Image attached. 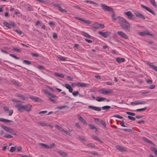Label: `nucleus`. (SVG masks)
<instances>
[{
	"label": "nucleus",
	"instance_id": "1",
	"mask_svg": "<svg viewBox=\"0 0 157 157\" xmlns=\"http://www.w3.org/2000/svg\"><path fill=\"white\" fill-rule=\"evenodd\" d=\"M118 18V22L121 27L124 29L130 31V24L129 22L122 17H119Z\"/></svg>",
	"mask_w": 157,
	"mask_h": 157
},
{
	"label": "nucleus",
	"instance_id": "2",
	"mask_svg": "<svg viewBox=\"0 0 157 157\" xmlns=\"http://www.w3.org/2000/svg\"><path fill=\"white\" fill-rule=\"evenodd\" d=\"M18 111L22 112L24 110L29 112L31 110L32 105L29 104L25 105H23L21 104H18L15 106Z\"/></svg>",
	"mask_w": 157,
	"mask_h": 157
},
{
	"label": "nucleus",
	"instance_id": "3",
	"mask_svg": "<svg viewBox=\"0 0 157 157\" xmlns=\"http://www.w3.org/2000/svg\"><path fill=\"white\" fill-rule=\"evenodd\" d=\"M101 6L102 9L105 11L111 12L113 13L114 12V10L113 8L105 5L104 4H101Z\"/></svg>",
	"mask_w": 157,
	"mask_h": 157
},
{
	"label": "nucleus",
	"instance_id": "4",
	"mask_svg": "<svg viewBox=\"0 0 157 157\" xmlns=\"http://www.w3.org/2000/svg\"><path fill=\"white\" fill-rule=\"evenodd\" d=\"M125 15L127 16L128 19L131 20H133L135 18V16L132 14L130 11L125 12L124 13Z\"/></svg>",
	"mask_w": 157,
	"mask_h": 157
},
{
	"label": "nucleus",
	"instance_id": "5",
	"mask_svg": "<svg viewBox=\"0 0 157 157\" xmlns=\"http://www.w3.org/2000/svg\"><path fill=\"white\" fill-rule=\"evenodd\" d=\"M100 93L103 94H107L113 93V91L111 90H106L104 89H101L100 90Z\"/></svg>",
	"mask_w": 157,
	"mask_h": 157
},
{
	"label": "nucleus",
	"instance_id": "6",
	"mask_svg": "<svg viewBox=\"0 0 157 157\" xmlns=\"http://www.w3.org/2000/svg\"><path fill=\"white\" fill-rule=\"evenodd\" d=\"M117 34L121 37L125 39H127L128 38V36L124 32L121 31H118L117 32Z\"/></svg>",
	"mask_w": 157,
	"mask_h": 157
},
{
	"label": "nucleus",
	"instance_id": "7",
	"mask_svg": "<svg viewBox=\"0 0 157 157\" xmlns=\"http://www.w3.org/2000/svg\"><path fill=\"white\" fill-rule=\"evenodd\" d=\"M98 33L103 36L105 38L107 37L110 34V32L108 31H106L105 32H103L101 31H99L98 32Z\"/></svg>",
	"mask_w": 157,
	"mask_h": 157
},
{
	"label": "nucleus",
	"instance_id": "8",
	"mask_svg": "<svg viewBox=\"0 0 157 157\" xmlns=\"http://www.w3.org/2000/svg\"><path fill=\"white\" fill-rule=\"evenodd\" d=\"M146 103V102L144 101H140L139 100L136 101H133L131 102V105H137L140 104H145Z\"/></svg>",
	"mask_w": 157,
	"mask_h": 157
},
{
	"label": "nucleus",
	"instance_id": "9",
	"mask_svg": "<svg viewBox=\"0 0 157 157\" xmlns=\"http://www.w3.org/2000/svg\"><path fill=\"white\" fill-rule=\"evenodd\" d=\"M75 85L77 86L86 87L88 86L89 84H86L83 82H77L75 83Z\"/></svg>",
	"mask_w": 157,
	"mask_h": 157
},
{
	"label": "nucleus",
	"instance_id": "10",
	"mask_svg": "<svg viewBox=\"0 0 157 157\" xmlns=\"http://www.w3.org/2000/svg\"><path fill=\"white\" fill-rule=\"evenodd\" d=\"M141 6L143 7V8H144L151 13L152 14L155 15V13H154V11L151 10V9L149 8L148 7L146 6H145L143 4L141 5Z\"/></svg>",
	"mask_w": 157,
	"mask_h": 157
},
{
	"label": "nucleus",
	"instance_id": "11",
	"mask_svg": "<svg viewBox=\"0 0 157 157\" xmlns=\"http://www.w3.org/2000/svg\"><path fill=\"white\" fill-rule=\"evenodd\" d=\"M88 108L94 110L96 111H100L101 110V108L96 106H94L91 105H89L88 106Z\"/></svg>",
	"mask_w": 157,
	"mask_h": 157
},
{
	"label": "nucleus",
	"instance_id": "12",
	"mask_svg": "<svg viewBox=\"0 0 157 157\" xmlns=\"http://www.w3.org/2000/svg\"><path fill=\"white\" fill-rule=\"evenodd\" d=\"M78 120L80 121L82 123L86 125L87 123H86V121L84 120V118L81 116L79 115H78Z\"/></svg>",
	"mask_w": 157,
	"mask_h": 157
},
{
	"label": "nucleus",
	"instance_id": "13",
	"mask_svg": "<svg viewBox=\"0 0 157 157\" xmlns=\"http://www.w3.org/2000/svg\"><path fill=\"white\" fill-rule=\"evenodd\" d=\"M55 6L58 7L59 10L62 13H67V11L65 9H62L61 6L59 4H57L55 5Z\"/></svg>",
	"mask_w": 157,
	"mask_h": 157
},
{
	"label": "nucleus",
	"instance_id": "14",
	"mask_svg": "<svg viewBox=\"0 0 157 157\" xmlns=\"http://www.w3.org/2000/svg\"><path fill=\"white\" fill-rule=\"evenodd\" d=\"M116 148L120 151H126L125 147H122L119 145H116Z\"/></svg>",
	"mask_w": 157,
	"mask_h": 157
},
{
	"label": "nucleus",
	"instance_id": "15",
	"mask_svg": "<svg viewBox=\"0 0 157 157\" xmlns=\"http://www.w3.org/2000/svg\"><path fill=\"white\" fill-rule=\"evenodd\" d=\"M29 98L35 102H38L41 101V99L39 98L35 97L34 96H30Z\"/></svg>",
	"mask_w": 157,
	"mask_h": 157
},
{
	"label": "nucleus",
	"instance_id": "16",
	"mask_svg": "<svg viewBox=\"0 0 157 157\" xmlns=\"http://www.w3.org/2000/svg\"><path fill=\"white\" fill-rule=\"evenodd\" d=\"M83 144L85 145L88 147L94 148L95 147V145L94 144L91 143H88L87 144L84 143Z\"/></svg>",
	"mask_w": 157,
	"mask_h": 157
},
{
	"label": "nucleus",
	"instance_id": "17",
	"mask_svg": "<svg viewBox=\"0 0 157 157\" xmlns=\"http://www.w3.org/2000/svg\"><path fill=\"white\" fill-rule=\"evenodd\" d=\"M96 100L98 102L104 101L106 100V98H102L100 97H97Z\"/></svg>",
	"mask_w": 157,
	"mask_h": 157
},
{
	"label": "nucleus",
	"instance_id": "18",
	"mask_svg": "<svg viewBox=\"0 0 157 157\" xmlns=\"http://www.w3.org/2000/svg\"><path fill=\"white\" fill-rule=\"evenodd\" d=\"M0 121L4 122L5 123H13L12 121L4 119L3 118H0Z\"/></svg>",
	"mask_w": 157,
	"mask_h": 157
},
{
	"label": "nucleus",
	"instance_id": "19",
	"mask_svg": "<svg viewBox=\"0 0 157 157\" xmlns=\"http://www.w3.org/2000/svg\"><path fill=\"white\" fill-rule=\"evenodd\" d=\"M135 14L137 17H139V18H141L143 20L145 19V17L142 14L136 12L135 13Z\"/></svg>",
	"mask_w": 157,
	"mask_h": 157
},
{
	"label": "nucleus",
	"instance_id": "20",
	"mask_svg": "<svg viewBox=\"0 0 157 157\" xmlns=\"http://www.w3.org/2000/svg\"><path fill=\"white\" fill-rule=\"evenodd\" d=\"M58 153H59L62 157H66L67 155V154L61 150H59L58 151Z\"/></svg>",
	"mask_w": 157,
	"mask_h": 157
},
{
	"label": "nucleus",
	"instance_id": "21",
	"mask_svg": "<svg viewBox=\"0 0 157 157\" xmlns=\"http://www.w3.org/2000/svg\"><path fill=\"white\" fill-rule=\"evenodd\" d=\"M1 126L5 130L8 132L11 129L10 128L3 125H1Z\"/></svg>",
	"mask_w": 157,
	"mask_h": 157
},
{
	"label": "nucleus",
	"instance_id": "22",
	"mask_svg": "<svg viewBox=\"0 0 157 157\" xmlns=\"http://www.w3.org/2000/svg\"><path fill=\"white\" fill-rule=\"evenodd\" d=\"M117 61L119 63L124 62L125 59L124 58H120V57H117L116 58Z\"/></svg>",
	"mask_w": 157,
	"mask_h": 157
},
{
	"label": "nucleus",
	"instance_id": "23",
	"mask_svg": "<svg viewBox=\"0 0 157 157\" xmlns=\"http://www.w3.org/2000/svg\"><path fill=\"white\" fill-rule=\"evenodd\" d=\"M118 17H116V15L114 13H113L111 15V17L112 18V20L113 21H115L117 19L118 20V17Z\"/></svg>",
	"mask_w": 157,
	"mask_h": 157
},
{
	"label": "nucleus",
	"instance_id": "24",
	"mask_svg": "<svg viewBox=\"0 0 157 157\" xmlns=\"http://www.w3.org/2000/svg\"><path fill=\"white\" fill-rule=\"evenodd\" d=\"M86 2H89L91 4H92L94 5V6L95 7H98L99 6V4L98 3H96L92 1H90L88 0L86 1Z\"/></svg>",
	"mask_w": 157,
	"mask_h": 157
},
{
	"label": "nucleus",
	"instance_id": "25",
	"mask_svg": "<svg viewBox=\"0 0 157 157\" xmlns=\"http://www.w3.org/2000/svg\"><path fill=\"white\" fill-rule=\"evenodd\" d=\"M81 34L84 36L86 37L89 38H90L91 37V36L88 33L82 31L81 32Z\"/></svg>",
	"mask_w": 157,
	"mask_h": 157
},
{
	"label": "nucleus",
	"instance_id": "26",
	"mask_svg": "<svg viewBox=\"0 0 157 157\" xmlns=\"http://www.w3.org/2000/svg\"><path fill=\"white\" fill-rule=\"evenodd\" d=\"M54 75L55 76L62 78H63L64 77V75L62 74H59V73L56 72L54 73Z\"/></svg>",
	"mask_w": 157,
	"mask_h": 157
},
{
	"label": "nucleus",
	"instance_id": "27",
	"mask_svg": "<svg viewBox=\"0 0 157 157\" xmlns=\"http://www.w3.org/2000/svg\"><path fill=\"white\" fill-rule=\"evenodd\" d=\"M39 145L42 146L43 148H46V149H49V146L47 145L46 144H45L43 143H40L39 144Z\"/></svg>",
	"mask_w": 157,
	"mask_h": 157
},
{
	"label": "nucleus",
	"instance_id": "28",
	"mask_svg": "<svg viewBox=\"0 0 157 157\" xmlns=\"http://www.w3.org/2000/svg\"><path fill=\"white\" fill-rule=\"evenodd\" d=\"M88 126L90 127V128L91 129H94L95 132L98 131L97 128L95 127V126L91 124H88Z\"/></svg>",
	"mask_w": 157,
	"mask_h": 157
},
{
	"label": "nucleus",
	"instance_id": "29",
	"mask_svg": "<svg viewBox=\"0 0 157 157\" xmlns=\"http://www.w3.org/2000/svg\"><path fill=\"white\" fill-rule=\"evenodd\" d=\"M16 96L17 97L20 98L21 99H22V100H25V98L24 97L23 95L21 94H17Z\"/></svg>",
	"mask_w": 157,
	"mask_h": 157
},
{
	"label": "nucleus",
	"instance_id": "30",
	"mask_svg": "<svg viewBox=\"0 0 157 157\" xmlns=\"http://www.w3.org/2000/svg\"><path fill=\"white\" fill-rule=\"evenodd\" d=\"M11 82L15 85L18 86H20L19 84L17 81L14 79H12L11 80Z\"/></svg>",
	"mask_w": 157,
	"mask_h": 157
},
{
	"label": "nucleus",
	"instance_id": "31",
	"mask_svg": "<svg viewBox=\"0 0 157 157\" xmlns=\"http://www.w3.org/2000/svg\"><path fill=\"white\" fill-rule=\"evenodd\" d=\"M92 138L94 140L101 142L102 143V142L101 140H100L96 136H95L94 135H93L92 136Z\"/></svg>",
	"mask_w": 157,
	"mask_h": 157
},
{
	"label": "nucleus",
	"instance_id": "32",
	"mask_svg": "<svg viewBox=\"0 0 157 157\" xmlns=\"http://www.w3.org/2000/svg\"><path fill=\"white\" fill-rule=\"evenodd\" d=\"M149 65L153 69L155 70V71H157V67L155 66L154 64L150 63L149 64Z\"/></svg>",
	"mask_w": 157,
	"mask_h": 157
},
{
	"label": "nucleus",
	"instance_id": "33",
	"mask_svg": "<svg viewBox=\"0 0 157 157\" xmlns=\"http://www.w3.org/2000/svg\"><path fill=\"white\" fill-rule=\"evenodd\" d=\"M3 24L5 25L6 27H8L10 29L11 28V26L10 24L8 23L6 21H4L3 22Z\"/></svg>",
	"mask_w": 157,
	"mask_h": 157
},
{
	"label": "nucleus",
	"instance_id": "34",
	"mask_svg": "<svg viewBox=\"0 0 157 157\" xmlns=\"http://www.w3.org/2000/svg\"><path fill=\"white\" fill-rule=\"evenodd\" d=\"M151 3L152 5L155 7H157V5L155 3V0H150Z\"/></svg>",
	"mask_w": 157,
	"mask_h": 157
},
{
	"label": "nucleus",
	"instance_id": "35",
	"mask_svg": "<svg viewBox=\"0 0 157 157\" xmlns=\"http://www.w3.org/2000/svg\"><path fill=\"white\" fill-rule=\"evenodd\" d=\"M55 126V127L59 130L62 131H63V129L60 126H59L58 124H56Z\"/></svg>",
	"mask_w": 157,
	"mask_h": 157
},
{
	"label": "nucleus",
	"instance_id": "36",
	"mask_svg": "<svg viewBox=\"0 0 157 157\" xmlns=\"http://www.w3.org/2000/svg\"><path fill=\"white\" fill-rule=\"evenodd\" d=\"M48 94L49 95L50 97H51L54 98V99H56V98H57V97L54 95V94L51 93H50L49 92H48Z\"/></svg>",
	"mask_w": 157,
	"mask_h": 157
},
{
	"label": "nucleus",
	"instance_id": "37",
	"mask_svg": "<svg viewBox=\"0 0 157 157\" xmlns=\"http://www.w3.org/2000/svg\"><path fill=\"white\" fill-rule=\"evenodd\" d=\"M110 108V106H105L102 107V109L103 110H108Z\"/></svg>",
	"mask_w": 157,
	"mask_h": 157
},
{
	"label": "nucleus",
	"instance_id": "38",
	"mask_svg": "<svg viewBox=\"0 0 157 157\" xmlns=\"http://www.w3.org/2000/svg\"><path fill=\"white\" fill-rule=\"evenodd\" d=\"M3 137L6 138H11L13 137V136L9 134L5 135Z\"/></svg>",
	"mask_w": 157,
	"mask_h": 157
},
{
	"label": "nucleus",
	"instance_id": "39",
	"mask_svg": "<svg viewBox=\"0 0 157 157\" xmlns=\"http://www.w3.org/2000/svg\"><path fill=\"white\" fill-rule=\"evenodd\" d=\"M3 109L4 112L6 113H8L9 111V109L6 106H4L3 107Z\"/></svg>",
	"mask_w": 157,
	"mask_h": 157
},
{
	"label": "nucleus",
	"instance_id": "40",
	"mask_svg": "<svg viewBox=\"0 0 157 157\" xmlns=\"http://www.w3.org/2000/svg\"><path fill=\"white\" fill-rule=\"evenodd\" d=\"M73 96L75 97L77 96L79 94V92L77 91H74L72 93Z\"/></svg>",
	"mask_w": 157,
	"mask_h": 157
},
{
	"label": "nucleus",
	"instance_id": "41",
	"mask_svg": "<svg viewBox=\"0 0 157 157\" xmlns=\"http://www.w3.org/2000/svg\"><path fill=\"white\" fill-rule=\"evenodd\" d=\"M23 62L24 64L29 65L31 64V62L27 60H24L23 61Z\"/></svg>",
	"mask_w": 157,
	"mask_h": 157
},
{
	"label": "nucleus",
	"instance_id": "42",
	"mask_svg": "<svg viewBox=\"0 0 157 157\" xmlns=\"http://www.w3.org/2000/svg\"><path fill=\"white\" fill-rule=\"evenodd\" d=\"M142 139L144 141L149 143H151V141L148 140L145 137H143Z\"/></svg>",
	"mask_w": 157,
	"mask_h": 157
},
{
	"label": "nucleus",
	"instance_id": "43",
	"mask_svg": "<svg viewBox=\"0 0 157 157\" xmlns=\"http://www.w3.org/2000/svg\"><path fill=\"white\" fill-rule=\"evenodd\" d=\"M100 123L101 124H102L103 126V127H104V128H106L105 123V121L103 120H102L101 121Z\"/></svg>",
	"mask_w": 157,
	"mask_h": 157
},
{
	"label": "nucleus",
	"instance_id": "44",
	"mask_svg": "<svg viewBox=\"0 0 157 157\" xmlns=\"http://www.w3.org/2000/svg\"><path fill=\"white\" fill-rule=\"evenodd\" d=\"M16 149V148L14 147H11L10 151L11 152H14Z\"/></svg>",
	"mask_w": 157,
	"mask_h": 157
},
{
	"label": "nucleus",
	"instance_id": "45",
	"mask_svg": "<svg viewBox=\"0 0 157 157\" xmlns=\"http://www.w3.org/2000/svg\"><path fill=\"white\" fill-rule=\"evenodd\" d=\"M146 109H147V107H146L144 108L137 109L136 110V111H144Z\"/></svg>",
	"mask_w": 157,
	"mask_h": 157
},
{
	"label": "nucleus",
	"instance_id": "46",
	"mask_svg": "<svg viewBox=\"0 0 157 157\" xmlns=\"http://www.w3.org/2000/svg\"><path fill=\"white\" fill-rule=\"evenodd\" d=\"M47 111H43L39 112V114H41V116H43L44 114L47 113Z\"/></svg>",
	"mask_w": 157,
	"mask_h": 157
},
{
	"label": "nucleus",
	"instance_id": "47",
	"mask_svg": "<svg viewBox=\"0 0 157 157\" xmlns=\"http://www.w3.org/2000/svg\"><path fill=\"white\" fill-rule=\"evenodd\" d=\"M39 124L43 126H48V124L43 122H39Z\"/></svg>",
	"mask_w": 157,
	"mask_h": 157
},
{
	"label": "nucleus",
	"instance_id": "48",
	"mask_svg": "<svg viewBox=\"0 0 157 157\" xmlns=\"http://www.w3.org/2000/svg\"><path fill=\"white\" fill-rule=\"evenodd\" d=\"M128 118L130 120H132V121H134L135 120V117H133L130 116H128Z\"/></svg>",
	"mask_w": 157,
	"mask_h": 157
},
{
	"label": "nucleus",
	"instance_id": "49",
	"mask_svg": "<svg viewBox=\"0 0 157 157\" xmlns=\"http://www.w3.org/2000/svg\"><path fill=\"white\" fill-rule=\"evenodd\" d=\"M126 113L129 115H130L131 116H135V113H132V112H126Z\"/></svg>",
	"mask_w": 157,
	"mask_h": 157
},
{
	"label": "nucleus",
	"instance_id": "50",
	"mask_svg": "<svg viewBox=\"0 0 157 157\" xmlns=\"http://www.w3.org/2000/svg\"><path fill=\"white\" fill-rule=\"evenodd\" d=\"M58 59L62 61H65L66 60V59L64 57H59Z\"/></svg>",
	"mask_w": 157,
	"mask_h": 157
},
{
	"label": "nucleus",
	"instance_id": "51",
	"mask_svg": "<svg viewBox=\"0 0 157 157\" xmlns=\"http://www.w3.org/2000/svg\"><path fill=\"white\" fill-rule=\"evenodd\" d=\"M10 55L12 56V57L14 58L15 59H19V58L16 56H15L14 54H10Z\"/></svg>",
	"mask_w": 157,
	"mask_h": 157
},
{
	"label": "nucleus",
	"instance_id": "52",
	"mask_svg": "<svg viewBox=\"0 0 157 157\" xmlns=\"http://www.w3.org/2000/svg\"><path fill=\"white\" fill-rule=\"evenodd\" d=\"M146 35H149L151 36H153V35L149 32L148 31H146Z\"/></svg>",
	"mask_w": 157,
	"mask_h": 157
},
{
	"label": "nucleus",
	"instance_id": "53",
	"mask_svg": "<svg viewBox=\"0 0 157 157\" xmlns=\"http://www.w3.org/2000/svg\"><path fill=\"white\" fill-rule=\"evenodd\" d=\"M139 34L141 36H144L146 35V31L144 32H140Z\"/></svg>",
	"mask_w": 157,
	"mask_h": 157
},
{
	"label": "nucleus",
	"instance_id": "54",
	"mask_svg": "<svg viewBox=\"0 0 157 157\" xmlns=\"http://www.w3.org/2000/svg\"><path fill=\"white\" fill-rule=\"evenodd\" d=\"M31 54L34 57H38L39 56V55L36 53H34L32 52L31 53Z\"/></svg>",
	"mask_w": 157,
	"mask_h": 157
},
{
	"label": "nucleus",
	"instance_id": "55",
	"mask_svg": "<svg viewBox=\"0 0 157 157\" xmlns=\"http://www.w3.org/2000/svg\"><path fill=\"white\" fill-rule=\"evenodd\" d=\"M9 133L12 134H14V135H16V134L14 132V131L13 130V129H11L10 131L9 132Z\"/></svg>",
	"mask_w": 157,
	"mask_h": 157
},
{
	"label": "nucleus",
	"instance_id": "56",
	"mask_svg": "<svg viewBox=\"0 0 157 157\" xmlns=\"http://www.w3.org/2000/svg\"><path fill=\"white\" fill-rule=\"evenodd\" d=\"M75 126L78 128H81V126L80 125V124L78 123H75Z\"/></svg>",
	"mask_w": 157,
	"mask_h": 157
},
{
	"label": "nucleus",
	"instance_id": "57",
	"mask_svg": "<svg viewBox=\"0 0 157 157\" xmlns=\"http://www.w3.org/2000/svg\"><path fill=\"white\" fill-rule=\"evenodd\" d=\"M65 87L67 89H69L70 87H71V86L68 84L66 83L65 84Z\"/></svg>",
	"mask_w": 157,
	"mask_h": 157
},
{
	"label": "nucleus",
	"instance_id": "58",
	"mask_svg": "<svg viewBox=\"0 0 157 157\" xmlns=\"http://www.w3.org/2000/svg\"><path fill=\"white\" fill-rule=\"evenodd\" d=\"M55 147V144L54 143H52V144H51L50 146H49V149L50 148H53Z\"/></svg>",
	"mask_w": 157,
	"mask_h": 157
},
{
	"label": "nucleus",
	"instance_id": "59",
	"mask_svg": "<svg viewBox=\"0 0 157 157\" xmlns=\"http://www.w3.org/2000/svg\"><path fill=\"white\" fill-rule=\"evenodd\" d=\"M67 107V106H60V107H57V109H62L63 108H65L66 107Z\"/></svg>",
	"mask_w": 157,
	"mask_h": 157
},
{
	"label": "nucleus",
	"instance_id": "60",
	"mask_svg": "<svg viewBox=\"0 0 157 157\" xmlns=\"http://www.w3.org/2000/svg\"><path fill=\"white\" fill-rule=\"evenodd\" d=\"M13 113V110H10V111L9 110V111L8 113H9V115L10 116H11L12 115V114Z\"/></svg>",
	"mask_w": 157,
	"mask_h": 157
},
{
	"label": "nucleus",
	"instance_id": "61",
	"mask_svg": "<svg viewBox=\"0 0 157 157\" xmlns=\"http://www.w3.org/2000/svg\"><path fill=\"white\" fill-rule=\"evenodd\" d=\"M155 87V86L154 85H151L149 87V88L150 89H154Z\"/></svg>",
	"mask_w": 157,
	"mask_h": 157
},
{
	"label": "nucleus",
	"instance_id": "62",
	"mask_svg": "<svg viewBox=\"0 0 157 157\" xmlns=\"http://www.w3.org/2000/svg\"><path fill=\"white\" fill-rule=\"evenodd\" d=\"M121 126L124 127H126V126L124 125V122L123 120L121 121V123L120 124Z\"/></svg>",
	"mask_w": 157,
	"mask_h": 157
},
{
	"label": "nucleus",
	"instance_id": "63",
	"mask_svg": "<svg viewBox=\"0 0 157 157\" xmlns=\"http://www.w3.org/2000/svg\"><path fill=\"white\" fill-rule=\"evenodd\" d=\"M83 22H84L85 23H86V24H89L90 23V21H87V20H85V19H84V20L83 21Z\"/></svg>",
	"mask_w": 157,
	"mask_h": 157
},
{
	"label": "nucleus",
	"instance_id": "64",
	"mask_svg": "<svg viewBox=\"0 0 157 157\" xmlns=\"http://www.w3.org/2000/svg\"><path fill=\"white\" fill-rule=\"evenodd\" d=\"M146 82L148 84H151L152 83V80L150 79H147L146 81Z\"/></svg>",
	"mask_w": 157,
	"mask_h": 157
}]
</instances>
